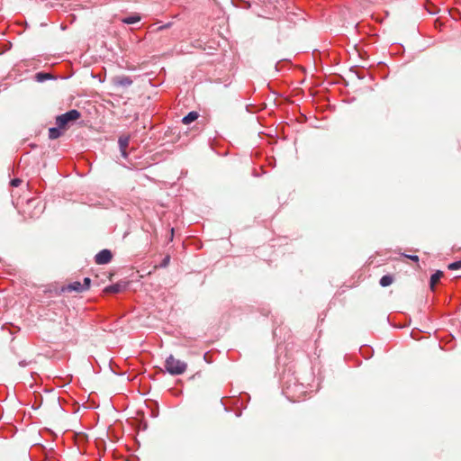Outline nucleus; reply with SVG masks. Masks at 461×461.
Returning a JSON list of instances; mask_svg holds the SVG:
<instances>
[{"instance_id":"1","label":"nucleus","mask_w":461,"mask_h":461,"mask_svg":"<svg viewBox=\"0 0 461 461\" xmlns=\"http://www.w3.org/2000/svg\"><path fill=\"white\" fill-rule=\"evenodd\" d=\"M166 370L172 375H182L187 368V364L184 361L175 358L170 355L165 362Z\"/></svg>"},{"instance_id":"7","label":"nucleus","mask_w":461,"mask_h":461,"mask_svg":"<svg viewBox=\"0 0 461 461\" xmlns=\"http://www.w3.org/2000/svg\"><path fill=\"white\" fill-rule=\"evenodd\" d=\"M123 286L120 284H114L104 288L105 293L118 294L122 291Z\"/></svg>"},{"instance_id":"19","label":"nucleus","mask_w":461,"mask_h":461,"mask_svg":"<svg viewBox=\"0 0 461 461\" xmlns=\"http://www.w3.org/2000/svg\"><path fill=\"white\" fill-rule=\"evenodd\" d=\"M169 261V258H167L165 260H164V263L165 265Z\"/></svg>"},{"instance_id":"2","label":"nucleus","mask_w":461,"mask_h":461,"mask_svg":"<svg viewBox=\"0 0 461 461\" xmlns=\"http://www.w3.org/2000/svg\"><path fill=\"white\" fill-rule=\"evenodd\" d=\"M80 118V113L77 110H70L56 118V124L59 128H66L67 125Z\"/></svg>"},{"instance_id":"9","label":"nucleus","mask_w":461,"mask_h":461,"mask_svg":"<svg viewBox=\"0 0 461 461\" xmlns=\"http://www.w3.org/2000/svg\"><path fill=\"white\" fill-rule=\"evenodd\" d=\"M393 282V277L390 275H385L381 277L379 284L381 286L386 287V286H389L390 285H392Z\"/></svg>"},{"instance_id":"3","label":"nucleus","mask_w":461,"mask_h":461,"mask_svg":"<svg viewBox=\"0 0 461 461\" xmlns=\"http://www.w3.org/2000/svg\"><path fill=\"white\" fill-rule=\"evenodd\" d=\"M112 259V253L108 249H103L95 255V263L99 265L107 264Z\"/></svg>"},{"instance_id":"15","label":"nucleus","mask_w":461,"mask_h":461,"mask_svg":"<svg viewBox=\"0 0 461 461\" xmlns=\"http://www.w3.org/2000/svg\"><path fill=\"white\" fill-rule=\"evenodd\" d=\"M21 183H22V180H21V179H19V178H14V179H13V180L11 181V185H12V186H14V187H17V186H19V185H21Z\"/></svg>"},{"instance_id":"11","label":"nucleus","mask_w":461,"mask_h":461,"mask_svg":"<svg viewBox=\"0 0 461 461\" xmlns=\"http://www.w3.org/2000/svg\"><path fill=\"white\" fill-rule=\"evenodd\" d=\"M61 129L62 128H59V126L57 128H50L49 130L50 139H51V140L58 139L61 135V131H60Z\"/></svg>"},{"instance_id":"13","label":"nucleus","mask_w":461,"mask_h":461,"mask_svg":"<svg viewBox=\"0 0 461 461\" xmlns=\"http://www.w3.org/2000/svg\"><path fill=\"white\" fill-rule=\"evenodd\" d=\"M461 267V261H456L448 265L450 270L459 269Z\"/></svg>"},{"instance_id":"12","label":"nucleus","mask_w":461,"mask_h":461,"mask_svg":"<svg viewBox=\"0 0 461 461\" xmlns=\"http://www.w3.org/2000/svg\"><path fill=\"white\" fill-rule=\"evenodd\" d=\"M68 288L69 291H76V292H83L84 291L83 284L78 281L71 283Z\"/></svg>"},{"instance_id":"10","label":"nucleus","mask_w":461,"mask_h":461,"mask_svg":"<svg viewBox=\"0 0 461 461\" xmlns=\"http://www.w3.org/2000/svg\"><path fill=\"white\" fill-rule=\"evenodd\" d=\"M442 275H443L442 272L437 271L436 273H434L431 276V277H430V287H431V289H433L434 286L438 283V281L441 278Z\"/></svg>"},{"instance_id":"4","label":"nucleus","mask_w":461,"mask_h":461,"mask_svg":"<svg viewBox=\"0 0 461 461\" xmlns=\"http://www.w3.org/2000/svg\"><path fill=\"white\" fill-rule=\"evenodd\" d=\"M130 137L129 136H122L119 138L118 143L120 146L121 153L123 158L127 157L126 149L129 146Z\"/></svg>"},{"instance_id":"16","label":"nucleus","mask_w":461,"mask_h":461,"mask_svg":"<svg viewBox=\"0 0 461 461\" xmlns=\"http://www.w3.org/2000/svg\"><path fill=\"white\" fill-rule=\"evenodd\" d=\"M171 26V23H166L164 25H161V26H158L155 31L156 32H160V31H163L165 29H167Z\"/></svg>"},{"instance_id":"6","label":"nucleus","mask_w":461,"mask_h":461,"mask_svg":"<svg viewBox=\"0 0 461 461\" xmlns=\"http://www.w3.org/2000/svg\"><path fill=\"white\" fill-rule=\"evenodd\" d=\"M140 19H141L140 15L135 14L131 16L122 18V23H123L125 24H133V23L140 22Z\"/></svg>"},{"instance_id":"5","label":"nucleus","mask_w":461,"mask_h":461,"mask_svg":"<svg viewBox=\"0 0 461 461\" xmlns=\"http://www.w3.org/2000/svg\"><path fill=\"white\" fill-rule=\"evenodd\" d=\"M114 82L118 86H129L132 84V80L130 77L121 76L114 78Z\"/></svg>"},{"instance_id":"17","label":"nucleus","mask_w":461,"mask_h":461,"mask_svg":"<svg viewBox=\"0 0 461 461\" xmlns=\"http://www.w3.org/2000/svg\"><path fill=\"white\" fill-rule=\"evenodd\" d=\"M48 77H49L48 74H42V73L37 74V78L39 81H42L43 79L48 78Z\"/></svg>"},{"instance_id":"8","label":"nucleus","mask_w":461,"mask_h":461,"mask_svg":"<svg viewBox=\"0 0 461 461\" xmlns=\"http://www.w3.org/2000/svg\"><path fill=\"white\" fill-rule=\"evenodd\" d=\"M198 118V113L196 112H190L187 115H185L182 119V122L184 124H190L191 122H194Z\"/></svg>"},{"instance_id":"18","label":"nucleus","mask_w":461,"mask_h":461,"mask_svg":"<svg viewBox=\"0 0 461 461\" xmlns=\"http://www.w3.org/2000/svg\"><path fill=\"white\" fill-rule=\"evenodd\" d=\"M406 258L411 259L412 261L418 262L419 257L416 255H405Z\"/></svg>"},{"instance_id":"14","label":"nucleus","mask_w":461,"mask_h":461,"mask_svg":"<svg viewBox=\"0 0 461 461\" xmlns=\"http://www.w3.org/2000/svg\"><path fill=\"white\" fill-rule=\"evenodd\" d=\"M90 283H91V280L89 277H85L84 278V283H83V289L84 291L87 290L90 286Z\"/></svg>"}]
</instances>
